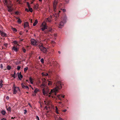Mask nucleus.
<instances>
[{
    "instance_id": "nucleus-38",
    "label": "nucleus",
    "mask_w": 120,
    "mask_h": 120,
    "mask_svg": "<svg viewBox=\"0 0 120 120\" xmlns=\"http://www.w3.org/2000/svg\"><path fill=\"white\" fill-rule=\"evenodd\" d=\"M27 6L28 7V8H30V5L29 4V3L28 2H27Z\"/></svg>"
},
{
    "instance_id": "nucleus-49",
    "label": "nucleus",
    "mask_w": 120,
    "mask_h": 120,
    "mask_svg": "<svg viewBox=\"0 0 120 120\" xmlns=\"http://www.w3.org/2000/svg\"><path fill=\"white\" fill-rule=\"evenodd\" d=\"M6 99L8 100L9 99V97L8 96H7L6 97Z\"/></svg>"
},
{
    "instance_id": "nucleus-64",
    "label": "nucleus",
    "mask_w": 120,
    "mask_h": 120,
    "mask_svg": "<svg viewBox=\"0 0 120 120\" xmlns=\"http://www.w3.org/2000/svg\"><path fill=\"white\" fill-rule=\"evenodd\" d=\"M23 39H21V40L20 41H23Z\"/></svg>"
},
{
    "instance_id": "nucleus-12",
    "label": "nucleus",
    "mask_w": 120,
    "mask_h": 120,
    "mask_svg": "<svg viewBox=\"0 0 120 120\" xmlns=\"http://www.w3.org/2000/svg\"><path fill=\"white\" fill-rule=\"evenodd\" d=\"M37 46L40 49V50L42 49L44 47L43 46V44L41 43H40L39 44V45Z\"/></svg>"
},
{
    "instance_id": "nucleus-5",
    "label": "nucleus",
    "mask_w": 120,
    "mask_h": 120,
    "mask_svg": "<svg viewBox=\"0 0 120 120\" xmlns=\"http://www.w3.org/2000/svg\"><path fill=\"white\" fill-rule=\"evenodd\" d=\"M3 2L4 4L7 5H11V2L10 0H4Z\"/></svg>"
},
{
    "instance_id": "nucleus-39",
    "label": "nucleus",
    "mask_w": 120,
    "mask_h": 120,
    "mask_svg": "<svg viewBox=\"0 0 120 120\" xmlns=\"http://www.w3.org/2000/svg\"><path fill=\"white\" fill-rule=\"evenodd\" d=\"M57 120H63V119L61 118V117H59V118Z\"/></svg>"
},
{
    "instance_id": "nucleus-8",
    "label": "nucleus",
    "mask_w": 120,
    "mask_h": 120,
    "mask_svg": "<svg viewBox=\"0 0 120 120\" xmlns=\"http://www.w3.org/2000/svg\"><path fill=\"white\" fill-rule=\"evenodd\" d=\"M40 87L42 88H44L42 90L44 89H45V90L47 88L49 89V88L46 86L44 83H43L41 85Z\"/></svg>"
},
{
    "instance_id": "nucleus-37",
    "label": "nucleus",
    "mask_w": 120,
    "mask_h": 120,
    "mask_svg": "<svg viewBox=\"0 0 120 120\" xmlns=\"http://www.w3.org/2000/svg\"><path fill=\"white\" fill-rule=\"evenodd\" d=\"M21 68V67L18 66H17V69L18 70H19Z\"/></svg>"
},
{
    "instance_id": "nucleus-6",
    "label": "nucleus",
    "mask_w": 120,
    "mask_h": 120,
    "mask_svg": "<svg viewBox=\"0 0 120 120\" xmlns=\"http://www.w3.org/2000/svg\"><path fill=\"white\" fill-rule=\"evenodd\" d=\"M57 3V1L56 0H54L53 4V10L54 11H56V5Z\"/></svg>"
},
{
    "instance_id": "nucleus-16",
    "label": "nucleus",
    "mask_w": 120,
    "mask_h": 120,
    "mask_svg": "<svg viewBox=\"0 0 120 120\" xmlns=\"http://www.w3.org/2000/svg\"><path fill=\"white\" fill-rule=\"evenodd\" d=\"M48 82H49L48 83V85L49 86H51L52 85V82L51 81V80H48Z\"/></svg>"
},
{
    "instance_id": "nucleus-30",
    "label": "nucleus",
    "mask_w": 120,
    "mask_h": 120,
    "mask_svg": "<svg viewBox=\"0 0 120 120\" xmlns=\"http://www.w3.org/2000/svg\"><path fill=\"white\" fill-rule=\"evenodd\" d=\"M13 43L15 44H17V45H18V42L17 41H13Z\"/></svg>"
},
{
    "instance_id": "nucleus-58",
    "label": "nucleus",
    "mask_w": 120,
    "mask_h": 120,
    "mask_svg": "<svg viewBox=\"0 0 120 120\" xmlns=\"http://www.w3.org/2000/svg\"><path fill=\"white\" fill-rule=\"evenodd\" d=\"M18 3L19 4H21V3H20V1H19V2H18Z\"/></svg>"
},
{
    "instance_id": "nucleus-23",
    "label": "nucleus",
    "mask_w": 120,
    "mask_h": 120,
    "mask_svg": "<svg viewBox=\"0 0 120 120\" xmlns=\"http://www.w3.org/2000/svg\"><path fill=\"white\" fill-rule=\"evenodd\" d=\"M29 80L30 82V83L32 84L33 83V82L32 81V79L31 77H30L29 78Z\"/></svg>"
},
{
    "instance_id": "nucleus-32",
    "label": "nucleus",
    "mask_w": 120,
    "mask_h": 120,
    "mask_svg": "<svg viewBox=\"0 0 120 120\" xmlns=\"http://www.w3.org/2000/svg\"><path fill=\"white\" fill-rule=\"evenodd\" d=\"M44 59L43 58H42L40 60L41 62L43 64L44 63Z\"/></svg>"
},
{
    "instance_id": "nucleus-17",
    "label": "nucleus",
    "mask_w": 120,
    "mask_h": 120,
    "mask_svg": "<svg viewBox=\"0 0 120 120\" xmlns=\"http://www.w3.org/2000/svg\"><path fill=\"white\" fill-rule=\"evenodd\" d=\"M16 19H18L17 22L19 23L20 24L21 23L22 21L20 19L19 17H16Z\"/></svg>"
},
{
    "instance_id": "nucleus-9",
    "label": "nucleus",
    "mask_w": 120,
    "mask_h": 120,
    "mask_svg": "<svg viewBox=\"0 0 120 120\" xmlns=\"http://www.w3.org/2000/svg\"><path fill=\"white\" fill-rule=\"evenodd\" d=\"M52 30L51 28H49L48 30H46L44 31L45 33H48L49 32H52Z\"/></svg>"
},
{
    "instance_id": "nucleus-63",
    "label": "nucleus",
    "mask_w": 120,
    "mask_h": 120,
    "mask_svg": "<svg viewBox=\"0 0 120 120\" xmlns=\"http://www.w3.org/2000/svg\"><path fill=\"white\" fill-rule=\"evenodd\" d=\"M30 22H31V23H32V19L30 21Z\"/></svg>"
},
{
    "instance_id": "nucleus-31",
    "label": "nucleus",
    "mask_w": 120,
    "mask_h": 120,
    "mask_svg": "<svg viewBox=\"0 0 120 120\" xmlns=\"http://www.w3.org/2000/svg\"><path fill=\"white\" fill-rule=\"evenodd\" d=\"M29 11H30L31 12H32L33 10L32 8H29Z\"/></svg>"
},
{
    "instance_id": "nucleus-36",
    "label": "nucleus",
    "mask_w": 120,
    "mask_h": 120,
    "mask_svg": "<svg viewBox=\"0 0 120 120\" xmlns=\"http://www.w3.org/2000/svg\"><path fill=\"white\" fill-rule=\"evenodd\" d=\"M12 9L11 8H10L9 9H8V11L9 12H11L12 11Z\"/></svg>"
},
{
    "instance_id": "nucleus-13",
    "label": "nucleus",
    "mask_w": 120,
    "mask_h": 120,
    "mask_svg": "<svg viewBox=\"0 0 120 120\" xmlns=\"http://www.w3.org/2000/svg\"><path fill=\"white\" fill-rule=\"evenodd\" d=\"M18 77L20 79H20V78H22V75L21 74L20 72L19 73L18 72Z\"/></svg>"
},
{
    "instance_id": "nucleus-18",
    "label": "nucleus",
    "mask_w": 120,
    "mask_h": 120,
    "mask_svg": "<svg viewBox=\"0 0 120 120\" xmlns=\"http://www.w3.org/2000/svg\"><path fill=\"white\" fill-rule=\"evenodd\" d=\"M38 21L37 19H36L35 20V22L33 24V26H35L36 24H37Z\"/></svg>"
},
{
    "instance_id": "nucleus-3",
    "label": "nucleus",
    "mask_w": 120,
    "mask_h": 120,
    "mask_svg": "<svg viewBox=\"0 0 120 120\" xmlns=\"http://www.w3.org/2000/svg\"><path fill=\"white\" fill-rule=\"evenodd\" d=\"M13 94H16L18 91H20V89L19 87L14 86L13 88Z\"/></svg>"
},
{
    "instance_id": "nucleus-33",
    "label": "nucleus",
    "mask_w": 120,
    "mask_h": 120,
    "mask_svg": "<svg viewBox=\"0 0 120 120\" xmlns=\"http://www.w3.org/2000/svg\"><path fill=\"white\" fill-rule=\"evenodd\" d=\"M12 30L14 31L15 32H16L17 31V30L16 29L14 28H12Z\"/></svg>"
},
{
    "instance_id": "nucleus-62",
    "label": "nucleus",
    "mask_w": 120,
    "mask_h": 120,
    "mask_svg": "<svg viewBox=\"0 0 120 120\" xmlns=\"http://www.w3.org/2000/svg\"><path fill=\"white\" fill-rule=\"evenodd\" d=\"M39 1L41 2V1H42V0H39Z\"/></svg>"
},
{
    "instance_id": "nucleus-61",
    "label": "nucleus",
    "mask_w": 120,
    "mask_h": 120,
    "mask_svg": "<svg viewBox=\"0 0 120 120\" xmlns=\"http://www.w3.org/2000/svg\"><path fill=\"white\" fill-rule=\"evenodd\" d=\"M19 1V0H17V2H18Z\"/></svg>"
},
{
    "instance_id": "nucleus-45",
    "label": "nucleus",
    "mask_w": 120,
    "mask_h": 120,
    "mask_svg": "<svg viewBox=\"0 0 120 120\" xmlns=\"http://www.w3.org/2000/svg\"><path fill=\"white\" fill-rule=\"evenodd\" d=\"M67 111V110L66 109H64L63 110V111L64 112H65Z\"/></svg>"
},
{
    "instance_id": "nucleus-24",
    "label": "nucleus",
    "mask_w": 120,
    "mask_h": 120,
    "mask_svg": "<svg viewBox=\"0 0 120 120\" xmlns=\"http://www.w3.org/2000/svg\"><path fill=\"white\" fill-rule=\"evenodd\" d=\"M1 113L3 115H5L6 113V112L4 110H3L1 112Z\"/></svg>"
},
{
    "instance_id": "nucleus-56",
    "label": "nucleus",
    "mask_w": 120,
    "mask_h": 120,
    "mask_svg": "<svg viewBox=\"0 0 120 120\" xmlns=\"http://www.w3.org/2000/svg\"><path fill=\"white\" fill-rule=\"evenodd\" d=\"M54 36L55 37H56L57 36V35L56 34H54Z\"/></svg>"
},
{
    "instance_id": "nucleus-27",
    "label": "nucleus",
    "mask_w": 120,
    "mask_h": 120,
    "mask_svg": "<svg viewBox=\"0 0 120 120\" xmlns=\"http://www.w3.org/2000/svg\"><path fill=\"white\" fill-rule=\"evenodd\" d=\"M60 95H58L57 96V97L60 100H61V98L60 97Z\"/></svg>"
},
{
    "instance_id": "nucleus-15",
    "label": "nucleus",
    "mask_w": 120,
    "mask_h": 120,
    "mask_svg": "<svg viewBox=\"0 0 120 120\" xmlns=\"http://www.w3.org/2000/svg\"><path fill=\"white\" fill-rule=\"evenodd\" d=\"M12 50H14L15 52H17L18 51V49L15 46H14L12 48Z\"/></svg>"
},
{
    "instance_id": "nucleus-29",
    "label": "nucleus",
    "mask_w": 120,
    "mask_h": 120,
    "mask_svg": "<svg viewBox=\"0 0 120 120\" xmlns=\"http://www.w3.org/2000/svg\"><path fill=\"white\" fill-rule=\"evenodd\" d=\"M28 69V68L27 67H26V68H25L24 69V72H26L27 70Z\"/></svg>"
},
{
    "instance_id": "nucleus-25",
    "label": "nucleus",
    "mask_w": 120,
    "mask_h": 120,
    "mask_svg": "<svg viewBox=\"0 0 120 120\" xmlns=\"http://www.w3.org/2000/svg\"><path fill=\"white\" fill-rule=\"evenodd\" d=\"M7 68L8 70H10L11 69V67L8 65L7 67Z\"/></svg>"
},
{
    "instance_id": "nucleus-41",
    "label": "nucleus",
    "mask_w": 120,
    "mask_h": 120,
    "mask_svg": "<svg viewBox=\"0 0 120 120\" xmlns=\"http://www.w3.org/2000/svg\"><path fill=\"white\" fill-rule=\"evenodd\" d=\"M12 77L14 79L15 78V74H13L12 75Z\"/></svg>"
},
{
    "instance_id": "nucleus-10",
    "label": "nucleus",
    "mask_w": 120,
    "mask_h": 120,
    "mask_svg": "<svg viewBox=\"0 0 120 120\" xmlns=\"http://www.w3.org/2000/svg\"><path fill=\"white\" fill-rule=\"evenodd\" d=\"M64 25V22L62 21H61L60 22L58 27L60 28H61L62 27V26H63Z\"/></svg>"
},
{
    "instance_id": "nucleus-7",
    "label": "nucleus",
    "mask_w": 120,
    "mask_h": 120,
    "mask_svg": "<svg viewBox=\"0 0 120 120\" xmlns=\"http://www.w3.org/2000/svg\"><path fill=\"white\" fill-rule=\"evenodd\" d=\"M40 50L42 52H43L45 54H46L47 52V50L44 47L42 48L41 50V49Z\"/></svg>"
},
{
    "instance_id": "nucleus-11",
    "label": "nucleus",
    "mask_w": 120,
    "mask_h": 120,
    "mask_svg": "<svg viewBox=\"0 0 120 120\" xmlns=\"http://www.w3.org/2000/svg\"><path fill=\"white\" fill-rule=\"evenodd\" d=\"M21 85L22 87L23 88L27 89L28 90L29 89V88L28 86L24 85V84L23 83H22Z\"/></svg>"
},
{
    "instance_id": "nucleus-57",
    "label": "nucleus",
    "mask_w": 120,
    "mask_h": 120,
    "mask_svg": "<svg viewBox=\"0 0 120 120\" xmlns=\"http://www.w3.org/2000/svg\"><path fill=\"white\" fill-rule=\"evenodd\" d=\"M15 117H12L11 118V119H14L15 118Z\"/></svg>"
},
{
    "instance_id": "nucleus-34",
    "label": "nucleus",
    "mask_w": 120,
    "mask_h": 120,
    "mask_svg": "<svg viewBox=\"0 0 120 120\" xmlns=\"http://www.w3.org/2000/svg\"><path fill=\"white\" fill-rule=\"evenodd\" d=\"M44 102L45 103V104L47 105H48L49 104V103L48 102H46V101H45Z\"/></svg>"
},
{
    "instance_id": "nucleus-59",
    "label": "nucleus",
    "mask_w": 120,
    "mask_h": 120,
    "mask_svg": "<svg viewBox=\"0 0 120 120\" xmlns=\"http://www.w3.org/2000/svg\"><path fill=\"white\" fill-rule=\"evenodd\" d=\"M58 52L59 54H60L61 53L60 52V51H59Z\"/></svg>"
},
{
    "instance_id": "nucleus-28",
    "label": "nucleus",
    "mask_w": 120,
    "mask_h": 120,
    "mask_svg": "<svg viewBox=\"0 0 120 120\" xmlns=\"http://www.w3.org/2000/svg\"><path fill=\"white\" fill-rule=\"evenodd\" d=\"M7 110L8 111L10 112L11 110V107H9L7 109Z\"/></svg>"
},
{
    "instance_id": "nucleus-47",
    "label": "nucleus",
    "mask_w": 120,
    "mask_h": 120,
    "mask_svg": "<svg viewBox=\"0 0 120 120\" xmlns=\"http://www.w3.org/2000/svg\"><path fill=\"white\" fill-rule=\"evenodd\" d=\"M56 112L57 114H59V113L58 112V110L56 111Z\"/></svg>"
},
{
    "instance_id": "nucleus-35",
    "label": "nucleus",
    "mask_w": 120,
    "mask_h": 120,
    "mask_svg": "<svg viewBox=\"0 0 120 120\" xmlns=\"http://www.w3.org/2000/svg\"><path fill=\"white\" fill-rule=\"evenodd\" d=\"M22 50H23V52H25L26 51V50L24 49L23 48H22Z\"/></svg>"
},
{
    "instance_id": "nucleus-4",
    "label": "nucleus",
    "mask_w": 120,
    "mask_h": 120,
    "mask_svg": "<svg viewBox=\"0 0 120 120\" xmlns=\"http://www.w3.org/2000/svg\"><path fill=\"white\" fill-rule=\"evenodd\" d=\"M31 42L32 44L34 45L37 46L38 44V42L34 39H31Z\"/></svg>"
},
{
    "instance_id": "nucleus-52",
    "label": "nucleus",
    "mask_w": 120,
    "mask_h": 120,
    "mask_svg": "<svg viewBox=\"0 0 120 120\" xmlns=\"http://www.w3.org/2000/svg\"><path fill=\"white\" fill-rule=\"evenodd\" d=\"M0 67H1V68H2L3 65L2 64H0Z\"/></svg>"
},
{
    "instance_id": "nucleus-43",
    "label": "nucleus",
    "mask_w": 120,
    "mask_h": 120,
    "mask_svg": "<svg viewBox=\"0 0 120 120\" xmlns=\"http://www.w3.org/2000/svg\"><path fill=\"white\" fill-rule=\"evenodd\" d=\"M8 8V9H9L10 8H11V7L10 6H8V5H7Z\"/></svg>"
},
{
    "instance_id": "nucleus-40",
    "label": "nucleus",
    "mask_w": 120,
    "mask_h": 120,
    "mask_svg": "<svg viewBox=\"0 0 120 120\" xmlns=\"http://www.w3.org/2000/svg\"><path fill=\"white\" fill-rule=\"evenodd\" d=\"M36 119L37 120H40L39 117L37 116L36 117Z\"/></svg>"
},
{
    "instance_id": "nucleus-20",
    "label": "nucleus",
    "mask_w": 120,
    "mask_h": 120,
    "mask_svg": "<svg viewBox=\"0 0 120 120\" xmlns=\"http://www.w3.org/2000/svg\"><path fill=\"white\" fill-rule=\"evenodd\" d=\"M42 75L43 76H47L48 75V73H44L43 72L42 73Z\"/></svg>"
},
{
    "instance_id": "nucleus-46",
    "label": "nucleus",
    "mask_w": 120,
    "mask_h": 120,
    "mask_svg": "<svg viewBox=\"0 0 120 120\" xmlns=\"http://www.w3.org/2000/svg\"><path fill=\"white\" fill-rule=\"evenodd\" d=\"M58 109L57 107H56V111L58 110Z\"/></svg>"
},
{
    "instance_id": "nucleus-14",
    "label": "nucleus",
    "mask_w": 120,
    "mask_h": 120,
    "mask_svg": "<svg viewBox=\"0 0 120 120\" xmlns=\"http://www.w3.org/2000/svg\"><path fill=\"white\" fill-rule=\"evenodd\" d=\"M28 23V22H26L24 23V27L25 28L29 26Z\"/></svg>"
},
{
    "instance_id": "nucleus-48",
    "label": "nucleus",
    "mask_w": 120,
    "mask_h": 120,
    "mask_svg": "<svg viewBox=\"0 0 120 120\" xmlns=\"http://www.w3.org/2000/svg\"><path fill=\"white\" fill-rule=\"evenodd\" d=\"M61 96L62 98H64V95H61Z\"/></svg>"
},
{
    "instance_id": "nucleus-54",
    "label": "nucleus",
    "mask_w": 120,
    "mask_h": 120,
    "mask_svg": "<svg viewBox=\"0 0 120 120\" xmlns=\"http://www.w3.org/2000/svg\"><path fill=\"white\" fill-rule=\"evenodd\" d=\"M32 95L33 96H35L36 95V94H33Z\"/></svg>"
},
{
    "instance_id": "nucleus-1",
    "label": "nucleus",
    "mask_w": 120,
    "mask_h": 120,
    "mask_svg": "<svg viewBox=\"0 0 120 120\" xmlns=\"http://www.w3.org/2000/svg\"><path fill=\"white\" fill-rule=\"evenodd\" d=\"M63 85V84L61 83L60 81H58L55 88L51 89V91H50L49 89L48 88L45 90L44 89L42 90L43 94L45 96H48L49 98L51 97L52 98H55L56 96L58 90L61 89Z\"/></svg>"
},
{
    "instance_id": "nucleus-19",
    "label": "nucleus",
    "mask_w": 120,
    "mask_h": 120,
    "mask_svg": "<svg viewBox=\"0 0 120 120\" xmlns=\"http://www.w3.org/2000/svg\"><path fill=\"white\" fill-rule=\"evenodd\" d=\"M1 35L3 37H6L7 36V34L6 33L3 32L1 34Z\"/></svg>"
},
{
    "instance_id": "nucleus-55",
    "label": "nucleus",
    "mask_w": 120,
    "mask_h": 120,
    "mask_svg": "<svg viewBox=\"0 0 120 120\" xmlns=\"http://www.w3.org/2000/svg\"><path fill=\"white\" fill-rule=\"evenodd\" d=\"M3 32H2V31H1V30H0V34H1Z\"/></svg>"
},
{
    "instance_id": "nucleus-42",
    "label": "nucleus",
    "mask_w": 120,
    "mask_h": 120,
    "mask_svg": "<svg viewBox=\"0 0 120 120\" xmlns=\"http://www.w3.org/2000/svg\"><path fill=\"white\" fill-rule=\"evenodd\" d=\"M24 114H25L27 112V110H26L25 109L24 110Z\"/></svg>"
},
{
    "instance_id": "nucleus-50",
    "label": "nucleus",
    "mask_w": 120,
    "mask_h": 120,
    "mask_svg": "<svg viewBox=\"0 0 120 120\" xmlns=\"http://www.w3.org/2000/svg\"><path fill=\"white\" fill-rule=\"evenodd\" d=\"M63 12H65L66 11V9H63L62 10Z\"/></svg>"
},
{
    "instance_id": "nucleus-2",
    "label": "nucleus",
    "mask_w": 120,
    "mask_h": 120,
    "mask_svg": "<svg viewBox=\"0 0 120 120\" xmlns=\"http://www.w3.org/2000/svg\"><path fill=\"white\" fill-rule=\"evenodd\" d=\"M41 29L43 31H44L45 29H47V27L46 24L45 22L42 23L41 25Z\"/></svg>"
},
{
    "instance_id": "nucleus-26",
    "label": "nucleus",
    "mask_w": 120,
    "mask_h": 120,
    "mask_svg": "<svg viewBox=\"0 0 120 120\" xmlns=\"http://www.w3.org/2000/svg\"><path fill=\"white\" fill-rule=\"evenodd\" d=\"M39 89H38L36 88L34 91V92L35 93H37Z\"/></svg>"
},
{
    "instance_id": "nucleus-22",
    "label": "nucleus",
    "mask_w": 120,
    "mask_h": 120,
    "mask_svg": "<svg viewBox=\"0 0 120 120\" xmlns=\"http://www.w3.org/2000/svg\"><path fill=\"white\" fill-rule=\"evenodd\" d=\"M46 21H48L49 22H51V20L50 18H47L46 20Z\"/></svg>"
},
{
    "instance_id": "nucleus-21",
    "label": "nucleus",
    "mask_w": 120,
    "mask_h": 120,
    "mask_svg": "<svg viewBox=\"0 0 120 120\" xmlns=\"http://www.w3.org/2000/svg\"><path fill=\"white\" fill-rule=\"evenodd\" d=\"M3 81L2 80L0 81V88H2L3 87Z\"/></svg>"
},
{
    "instance_id": "nucleus-44",
    "label": "nucleus",
    "mask_w": 120,
    "mask_h": 120,
    "mask_svg": "<svg viewBox=\"0 0 120 120\" xmlns=\"http://www.w3.org/2000/svg\"><path fill=\"white\" fill-rule=\"evenodd\" d=\"M25 11H26L27 12H28L29 11L28 9L26 8L25 9Z\"/></svg>"
},
{
    "instance_id": "nucleus-60",
    "label": "nucleus",
    "mask_w": 120,
    "mask_h": 120,
    "mask_svg": "<svg viewBox=\"0 0 120 120\" xmlns=\"http://www.w3.org/2000/svg\"><path fill=\"white\" fill-rule=\"evenodd\" d=\"M58 103H59V104H61V102H58Z\"/></svg>"
},
{
    "instance_id": "nucleus-53",
    "label": "nucleus",
    "mask_w": 120,
    "mask_h": 120,
    "mask_svg": "<svg viewBox=\"0 0 120 120\" xmlns=\"http://www.w3.org/2000/svg\"><path fill=\"white\" fill-rule=\"evenodd\" d=\"M1 120H7L5 119L4 118H3Z\"/></svg>"
},
{
    "instance_id": "nucleus-51",
    "label": "nucleus",
    "mask_w": 120,
    "mask_h": 120,
    "mask_svg": "<svg viewBox=\"0 0 120 120\" xmlns=\"http://www.w3.org/2000/svg\"><path fill=\"white\" fill-rule=\"evenodd\" d=\"M7 45L8 44H4V46H7Z\"/></svg>"
}]
</instances>
